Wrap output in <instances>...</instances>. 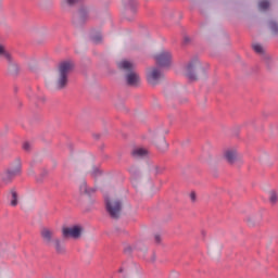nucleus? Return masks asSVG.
Segmentation results:
<instances>
[{"instance_id":"nucleus-3","label":"nucleus","mask_w":278,"mask_h":278,"mask_svg":"<svg viewBox=\"0 0 278 278\" xmlns=\"http://www.w3.org/2000/svg\"><path fill=\"white\" fill-rule=\"evenodd\" d=\"M18 175H21V161H16L10 166L9 169L3 172L0 175V180L2 184H12L14 177H18Z\"/></svg>"},{"instance_id":"nucleus-13","label":"nucleus","mask_w":278,"mask_h":278,"mask_svg":"<svg viewBox=\"0 0 278 278\" xmlns=\"http://www.w3.org/2000/svg\"><path fill=\"white\" fill-rule=\"evenodd\" d=\"M149 155V151L144 148H136L132 151V157H147Z\"/></svg>"},{"instance_id":"nucleus-8","label":"nucleus","mask_w":278,"mask_h":278,"mask_svg":"<svg viewBox=\"0 0 278 278\" xmlns=\"http://www.w3.org/2000/svg\"><path fill=\"white\" fill-rule=\"evenodd\" d=\"M84 232V228L81 226H73V227H67L63 228L62 233L63 238H80L81 233Z\"/></svg>"},{"instance_id":"nucleus-14","label":"nucleus","mask_w":278,"mask_h":278,"mask_svg":"<svg viewBox=\"0 0 278 278\" xmlns=\"http://www.w3.org/2000/svg\"><path fill=\"white\" fill-rule=\"evenodd\" d=\"M0 58H3L8 62H12V55H10V52L5 50V46L0 43Z\"/></svg>"},{"instance_id":"nucleus-23","label":"nucleus","mask_w":278,"mask_h":278,"mask_svg":"<svg viewBox=\"0 0 278 278\" xmlns=\"http://www.w3.org/2000/svg\"><path fill=\"white\" fill-rule=\"evenodd\" d=\"M154 240H155V242H161L162 241V237L160 235H155L154 236Z\"/></svg>"},{"instance_id":"nucleus-18","label":"nucleus","mask_w":278,"mask_h":278,"mask_svg":"<svg viewBox=\"0 0 278 278\" xmlns=\"http://www.w3.org/2000/svg\"><path fill=\"white\" fill-rule=\"evenodd\" d=\"M253 50L255 51V53H264V47H262V45L260 43H254Z\"/></svg>"},{"instance_id":"nucleus-22","label":"nucleus","mask_w":278,"mask_h":278,"mask_svg":"<svg viewBox=\"0 0 278 278\" xmlns=\"http://www.w3.org/2000/svg\"><path fill=\"white\" fill-rule=\"evenodd\" d=\"M191 201H197V194L194 192L190 193Z\"/></svg>"},{"instance_id":"nucleus-25","label":"nucleus","mask_w":278,"mask_h":278,"mask_svg":"<svg viewBox=\"0 0 278 278\" xmlns=\"http://www.w3.org/2000/svg\"><path fill=\"white\" fill-rule=\"evenodd\" d=\"M125 271V269H123V267H121L119 269H118V273H124Z\"/></svg>"},{"instance_id":"nucleus-2","label":"nucleus","mask_w":278,"mask_h":278,"mask_svg":"<svg viewBox=\"0 0 278 278\" xmlns=\"http://www.w3.org/2000/svg\"><path fill=\"white\" fill-rule=\"evenodd\" d=\"M71 71H73V62L64 61L60 63L55 75L58 88H65L66 84H68V75L71 74Z\"/></svg>"},{"instance_id":"nucleus-15","label":"nucleus","mask_w":278,"mask_h":278,"mask_svg":"<svg viewBox=\"0 0 278 278\" xmlns=\"http://www.w3.org/2000/svg\"><path fill=\"white\" fill-rule=\"evenodd\" d=\"M80 194H92L94 192V189L88 188V185L86 182H81L79 186Z\"/></svg>"},{"instance_id":"nucleus-24","label":"nucleus","mask_w":278,"mask_h":278,"mask_svg":"<svg viewBox=\"0 0 278 278\" xmlns=\"http://www.w3.org/2000/svg\"><path fill=\"white\" fill-rule=\"evenodd\" d=\"M93 41H94V42H101V37H94V38H93Z\"/></svg>"},{"instance_id":"nucleus-5","label":"nucleus","mask_w":278,"mask_h":278,"mask_svg":"<svg viewBox=\"0 0 278 278\" xmlns=\"http://www.w3.org/2000/svg\"><path fill=\"white\" fill-rule=\"evenodd\" d=\"M40 236L43 244L46 247H53V242L58 239L55 238V232L51 228H41Z\"/></svg>"},{"instance_id":"nucleus-17","label":"nucleus","mask_w":278,"mask_h":278,"mask_svg":"<svg viewBox=\"0 0 278 278\" xmlns=\"http://www.w3.org/2000/svg\"><path fill=\"white\" fill-rule=\"evenodd\" d=\"M269 201L273 204L277 203V201H278L277 192H275V191L269 192Z\"/></svg>"},{"instance_id":"nucleus-4","label":"nucleus","mask_w":278,"mask_h":278,"mask_svg":"<svg viewBox=\"0 0 278 278\" xmlns=\"http://www.w3.org/2000/svg\"><path fill=\"white\" fill-rule=\"evenodd\" d=\"M105 203L106 210L111 218H118L121 216V211L123 210L121 201L110 200V198H105Z\"/></svg>"},{"instance_id":"nucleus-16","label":"nucleus","mask_w":278,"mask_h":278,"mask_svg":"<svg viewBox=\"0 0 278 278\" xmlns=\"http://www.w3.org/2000/svg\"><path fill=\"white\" fill-rule=\"evenodd\" d=\"M258 8L260 10H268V8H270V2L263 0L258 3Z\"/></svg>"},{"instance_id":"nucleus-19","label":"nucleus","mask_w":278,"mask_h":278,"mask_svg":"<svg viewBox=\"0 0 278 278\" xmlns=\"http://www.w3.org/2000/svg\"><path fill=\"white\" fill-rule=\"evenodd\" d=\"M269 27L274 34H277L278 31V25L275 22H269Z\"/></svg>"},{"instance_id":"nucleus-12","label":"nucleus","mask_w":278,"mask_h":278,"mask_svg":"<svg viewBox=\"0 0 278 278\" xmlns=\"http://www.w3.org/2000/svg\"><path fill=\"white\" fill-rule=\"evenodd\" d=\"M8 199L12 207H16L18 205V193L16 192V190L11 189L8 194Z\"/></svg>"},{"instance_id":"nucleus-10","label":"nucleus","mask_w":278,"mask_h":278,"mask_svg":"<svg viewBox=\"0 0 278 278\" xmlns=\"http://www.w3.org/2000/svg\"><path fill=\"white\" fill-rule=\"evenodd\" d=\"M52 245L59 255H64V253H66V245H64V242H62V240L59 238L55 239Z\"/></svg>"},{"instance_id":"nucleus-21","label":"nucleus","mask_w":278,"mask_h":278,"mask_svg":"<svg viewBox=\"0 0 278 278\" xmlns=\"http://www.w3.org/2000/svg\"><path fill=\"white\" fill-rule=\"evenodd\" d=\"M23 149H24V151H30V149H31V143H29V142H24V143H23Z\"/></svg>"},{"instance_id":"nucleus-9","label":"nucleus","mask_w":278,"mask_h":278,"mask_svg":"<svg viewBox=\"0 0 278 278\" xmlns=\"http://www.w3.org/2000/svg\"><path fill=\"white\" fill-rule=\"evenodd\" d=\"M199 64V61H191L187 65L184 66L182 73L185 77H188V79L194 80L197 79V74H194V71Z\"/></svg>"},{"instance_id":"nucleus-6","label":"nucleus","mask_w":278,"mask_h":278,"mask_svg":"<svg viewBox=\"0 0 278 278\" xmlns=\"http://www.w3.org/2000/svg\"><path fill=\"white\" fill-rule=\"evenodd\" d=\"M155 62L159 66H169L173 62V54L168 50H163L155 55Z\"/></svg>"},{"instance_id":"nucleus-11","label":"nucleus","mask_w":278,"mask_h":278,"mask_svg":"<svg viewBox=\"0 0 278 278\" xmlns=\"http://www.w3.org/2000/svg\"><path fill=\"white\" fill-rule=\"evenodd\" d=\"M225 157L227 162L233 164L238 160V151L236 149H228L225 152Z\"/></svg>"},{"instance_id":"nucleus-7","label":"nucleus","mask_w":278,"mask_h":278,"mask_svg":"<svg viewBox=\"0 0 278 278\" xmlns=\"http://www.w3.org/2000/svg\"><path fill=\"white\" fill-rule=\"evenodd\" d=\"M163 75L162 72L157 67H150L147 71V79L149 84L152 86H155V84H160V80L162 79Z\"/></svg>"},{"instance_id":"nucleus-1","label":"nucleus","mask_w":278,"mask_h":278,"mask_svg":"<svg viewBox=\"0 0 278 278\" xmlns=\"http://www.w3.org/2000/svg\"><path fill=\"white\" fill-rule=\"evenodd\" d=\"M119 71H124L126 74V84L128 86H138L140 84V74L134 71L136 64L128 60H122L117 63Z\"/></svg>"},{"instance_id":"nucleus-20","label":"nucleus","mask_w":278,"mask_h":278,"mask_svg":"<svg viewBox=\"0 0 278 278\" xmlns=\"http://www.w3.org/2000/svg\"><path fill=\"white\" fill-rule=\"evenodd\" d=\"M77 3V0H64L63 5H75Z\"/></svg>"}]
</instances>
